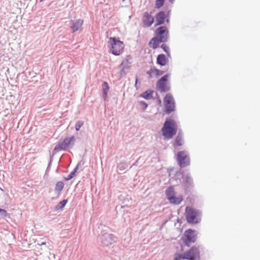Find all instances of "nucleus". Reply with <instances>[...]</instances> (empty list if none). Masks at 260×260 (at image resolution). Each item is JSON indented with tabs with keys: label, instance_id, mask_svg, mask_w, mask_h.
<instances>
[{
	"label": "nucleus",
	"instance_id": "obj_1",
	"mask_svg": "<svg viewBox=\"0 0 260 260\" xmlns=\"http://www.w3.org/2000/svg\"><path fill=\"white\" fill-rule=\"evenodd\" d=\"M155 37L152 38L149 43V46L155 49L159 47L160 43L167 42L169 39L168 29L165 26H161L156 28L155 31Z\"/></svg>",
	"mask_w": 260,
	"mask_h": 260
},
{
	"label": "nucleus",
	"instance_id": "obj_2",
	"mask_svg": "<svg viewBox=\"0 0 260 260\" xmlns=\"http://www.w3.org/2000/svg\"><path fill=\"white\" fill-rule=\"evenodd\" d=\"M162 135L165 140H170L177 133V126L174 120L167 118L161 128Z\"/></svg>",
	"mask_w": 260,
	"mask_h": 260
},
{
	"label": "nucleus",
	"instance_id": "obj_3",
	"mask_svg": "<svg viewBox=\"0 0 260 260\" xmlns=\"http://www.w3.org/2000/svg\"><path fill=\"white\" fill-rule=\"evenodd\" d=\"M186 219L188 223L197 224L201 221V212L192 207H186Z\"/></svg>",
	"mask_w": 260,
	"mask_h": 260
},
{
	"label": "nucleus",
	"instance_id": "obj_4",
	"mask_svg": "<svg viewBox=\"0 0 260 260\" xmlns=\"http://www.w3.org/2000/svg\"><path fill=\"white\" fill-rule=\"evenodd\" d=\"M109 43L111 46L109 51L112 54L118 56L123 52L124 45L122 41L117 39L115 37H110Z\"/></svg>",
	"mask_w": 260,
	"mask_h": 260
},
{
	"label": "nucleus",
	"instance_id": "obj_5",
	"mask_svg": "<svg viewBox=\"0 0 260 260\" xmlns=\"http://www.w3.org/2000/svg\"><path fill=\"white\" fill-rule=\"evenodd\" d=\"M166 194L167 199L172 204L179 205L183 201V197L182 195H179L177 197L176 196V192L174 190V187L172 186H169L166 190Z\"/></svg>",
	"mask_w": 260,
	"mask_h": 260
},
{
	"label": "nucleus",
	"instance_id": "obj_6",
	"mask_svg": "<svg viewBox=\"0 0 260 260\" xmlns=\"http://www.w3.org/2000/svg\"><path fill=\"white\" fill-rule=\"evenodd\" d=\"M165 112L167 114L175 111V102L172 94L167 93L164 98Z\"/></svg>",
	"mask_w": 260,
	"mask_h": 260
},
{
	"label": "nucleus",
	"instance_id": "obj_7",
	"mask_svg": "<svg viewBox=\"0 0 260 260\" xmlns=\"http://www.w3.org/2000/svg\"><path fill=\"white\" fill-rule=\"evenodd\" d=\"M178 164L181 168L190 165V157L187 152L184 150L179 151L177 154Z\"/></svg>",
	"mask_w": 260,
	"mask_h": 260
},
{
	"label": "nucleus",
	"instance_id": "obj_8",
	"mask_svg": "<svg viewBox=\"0 0 260 260\" xmlns=\"http://www.w3.org/2000/svg\"><path fill=\"white\" fill-rule=\"evenodd\" d=\"M98 240L102 245L108 246L115 241V237L112 234L103 232L98 237Z\"/></svg>",
	"mask_w": 260,
	"mask_h": 260
},
{
	"label": "nucleus",
	"instance_id": "obj_9",
	"mask_svg": "<svg viewBox=\"0 0 260 260\" xmlns=\"http://www.w3.org/2000/svg\"><path fill=\"white\" fill-rule=\"evenodd\" d=\"M169 76L170 74H167L157 81L156 87L160 92H166L170 90V86L167 84Z\"/></svg>",
	"mask_w": 260,
	"mask_h": 260
},
{
	"label": "nucleus",
	"instance_id": "obj_10",
	"mask_svg": "<svg viewBox=\"0 0 260 260\" xmlns=\"http://www.w3.org/2000/svg\"><path fill=\"white\" fill-rule=\"evenodd\" d=\"M184 237L183 241L187 246H189L191 243L195 242L197 240L196 231L191 229L185 231Z\"/></svg>",
	"mask_w": 260,
	"mask_h": 260
},
{
	"label": "nucleus",
	"instance_id": "obj_11",
	"mask_svg": "<svg viewBox=\"0 0 260 260\" xmlns=\"http://www.w3.org/2000/svg\"><path fill=\"white\" fill-rule=\"evenodd\" d=\"M185 259L196 260L200 259V252L199 249L194 246L192 247L188 251L184 252Z\"/></svg>",
	"mask_w": 260,
	"mask_h": 260
},
{
	"label": "nucleus",
	"instance_id": "obj_12",
	"mask_svg": "<svg viewBox=\"0 0 260 260\" xmlns=\"http://www.w3.org/2000/svg\"><path fill=\"white\" fill-rule=\"evenodd\" d=\"M83 21L81 19H75L70 21V27L73 32L78 30L82 26Z\"/></svg>",
	"mask_w": 260,
	"mask_h": 260
},
{
	"label": "nucleus",
	"instance_id": "obj_13",
	"mask_svg": "<svg viewBox=\"0 0 260 260\" xmlns=\"http://www.w3.org/2000/svg\"><path fill=\"white\" fill-rule=\"evenodd\" d=\"M166 14L164 11L159 12L155 16V26L160 25L164 23L166 19Z\"/></svg>",
	"mask_w": 260,
	"mask_h": 260
},
{
	"label": "nucleus",
	"instance_id": "obj_14",
	"mask_svg": "<svg viewBox=\"0 0 260 260\" xmlns=\"http://www.w3.org/2000/svg\"><path fill=\"white\" fill-rule=\"evenodd\" d=\"M144 17L145 19L143 20L144 24L147 27L150 26L154 22L153 17L147 12L145 13Z\"/></svg>",
	"mask_w": 260,
	"mask_h": 260
},
{
	"label": "nucleus",
	"instance_id": "obj_15",
	"mask_svg": "<svg viewBox=\"0 0 260 260\" xmlns=\"http://www.w3.org/2000/svg\"><path fill=\"white\" fill-rule=\"evenodd\" d=\"M168 62V59L164 54L158 55L156 58V63L161 66H165Z\"/></svg>",
	"mask_w": 260,
	"mask_h": 260
},
{
	"label": "nucleus",
	"instance_id": "obj_16",
	"mask_svg": "<svg viewBox=\"0 0 260 260\" xmlns=\"http://www.w3.org/2000/svg\"><path fill=\"white\" fill-rule=\"evenodd\" d=\"M131 56L130 55H127L126 57L121 63L120 66L121 67L128 70L130 68L132 64V61H131Z\"/></svg>",
	"mask_w": 260,
	"mask_h": 260
},
{
	"label": "nucleus",
	"instance_id": "obj_17",
	"mask_svg": "<svg viewBox=\"0 0 260 260\" xmlns=\"http://www.w3.org/2000/svg\"><path fill=\"white\" fill-rule=\"evenodd\" d=\"M184 186L186 188L193 186V179L189 173L186 174L185 180L183 182Z\"/></svg>",
	"mask_w": 260,
	"mask_h": 260
},
{
	"label": "nucleus",
	"instance_id": "obj_18",
	"mask_svg": "<svg viewBox=\"0 0 260 260\" xmlns=\"http://www.w3.org/2000/svg\"><path fill=\"white\" fill-rule=\"evenodd\" d=\"M109 86L107 82L104 81L102 85V98L104 100L107 99Z\"/></svg>",
	"mask_w": 260,
	"mask_h": 260
},
{
	"label": "nucleus",
	"instance_id": "obj_19",
	"mask_svg": "<svg viewBox=\"0 0 260 260\" xmlns=\"http://www.w3.org/2000/svg\"><path fill=\"white\" fill-rule=\"evenodd\" d=\"M154 90L148 89L140 94V97L145 99V100H150L153 98V93Z\"/></svg>",
	"mask_w": 260,
	"mask_h": 260
},
{
	"label": "nucleus",
	"instance_id": "obj_20",
	"mask_svg": "<svg viewBox=\"0 0 260 260\" xmlns=\"http://www.w3.org/2000/svg\"><path fill=\"white\" fill-rule=\"evenodd\" d=\"M183 134L180 131L178 132L177 135L175 138V142L177 146H181L183 145Z\"/></svg>",
	"mask_w": 260,
	"mask_h": 260
},
{
	"label": "nucleus",
	"instance_id": "obj_21",
	"mask_svg": "<svg viewBox=\"0 0 260 260\" xmlns=\"http://www.w3.org/2000/svg\"><path fill=\"white\" fill-rule=\"evenodd\" d=\"M81 166V161L79 162L74 170L66 177V181L71 180L75 176L76 173L79 169V166Z\"/></svg>",
	"mask_w": 260,
	"mask_h": 260
},
{
	"label": "nucleus",
	"instance_id": "obj_22",
	"mask_svg": "<svg viewBox=\"0 0 260 260\" xmlns=\"http://www.w3.org/2000/svg\"><path fill=\"white\" fill-rule=\"evenodd\" d=\"M75 139L74 136L70 137L69 138H66V148H72L74 145Z\"/></svg>",
	"mask_w": 260,
	"mask_h": 260
},
{
	"label": "nucleus",
	"instance_id": "obj_23",
	"mask_svg": "<svg viewBox=\"0 0 260 260\" xmlns=\"http://www.w3.org/2000/svg\"><path fill=\"white\" fill-rule=\"evenodd\" d=\"M163 44L160 46V47L163 49V50L166 53L167 56L169 57H171V53L170 51V48L169 46L165 44V43H162Z\"/></svg>",
	"mask_w": 260,
	"mask_h": 260
},
{
	"label": "nucleus",
	"instance_id": "obj_24",
	"mask_svg": "<svg viewBox=\"0 0 260 260\" xmlns=\"http://www.w3.org/2000/svg\"><path fill=\"white\" fill-rule=\"evenodd\" d=\"M128 167V165L125 162H120L117 166V169L120 171H124Z\"/></svg>",
	"mask_w": 260,
	"mask_h": 260
},
{
	"label": "nucleus",
	"instance_id": "obj_25",
	"mask_svg": "<svg viewBox=\"0 0 260 260\" xmlns=\"http://www.w3.org/2000/svg\"><path fill=\"white\" fill-rule=\"evenodd\" d=\"M65 148V144H64L63 142L60 144H58L54 148V151L55 152H57L58 151L63 150Z\"/></svg>",
	"mask_w": 260,
	"mask_h": 260
},
{
	"label": "nucleus",
	"instance_id": "obj_26",
	"mask_svg": "<svg viewBox=\"0 0 260 260\" xmlns=\"http://www.w3.org/2000/svg\"><path fill=\"white\" fill-rule=\"evenodd\" d=\"M64 183L62 181L58 182L56 184L55 190L58 192L60 191L63 188Z\"/></svg>",
	"mask_w": 260,
	"mask_h": 260
},
{
	"label": "nucleus",
	"instance_id": "obj_27",
	"mask_svg": "<svg viewBox=\"0 0 260 260\" xmlns=\"http://www.w3.org/2000/svg\"><path fill=\"white\" fill-rule=\"evenodd\" d=\"M164 2L165 0H156L155 4V8H160L164 5Z\"/></svg>",
	"mask_w": 260,
	"mask_h": 260
},
{
	"label": "nucleus",
	"instance_id": "obj_28",
	"mask_svg": "<svg viewBox=\"0 0 260 260\" xmlns=\"http://www.w3.org/2000/svg\"><path fill=\"white\" fill-rule=\"evenodd\" d=\"M181 259H185L184 253L183 254H176L174 260H181Z\"/></svg>",
	"mask_w": 260,
	"mask_h": 260
},
{
	"label": "nucleus",
	"instance_id": "obj_29",
	"mask_svg": "<svg viewBox=\"0 0 260 260\" xmlns=\"http://www.w3.org/2000/svg\"><path fill=\"white\" fill-rule=\"evenodd\" d=\"M153 70L154 71V73L155 74V76L156 77H158L159 76L162 75L164 73V71H160L158 69L155 68L154 67Z\"/></svg>",
	"mask_w": 260,
	"mask_h": 260
},
{
	"label": "nucleus",
	"instance_id": "obj_30",
	"mask_svg": "<svg viewBox=\"0 0 260 260\" xmlns=\"http://www.w3.org/2000/svg\"><path fill=\"white\" fill-rule=\"evenodd\" d=\"M65 206V200H62L61 201L59 204L56 206L55 209L56 210L59 209H62L64 206Z\"/></svg>",
	"mask_w": 260,
	"mask_h": 260
},
{
	"label": "nucleus",
	"instance_id": "obj_31",
	"mask_svg": "<svg viewBox=\"0 0 260 260\" xmlns=\"http://www.w3.org/2000/svg\"><path fill=\"white\" fill-rule=\"evenodd\" d=\"M83 125V122L82 121H78L75 124V129L77 131H78L81 126Z\"/></svg>",
	"mask_w": 260,
	"mask_h": 260
},
{
	"label": "nucleus",
	"instance_id": "obj_32",
	"mask_svg": "<svg viewBox=\"0 0 260 260\" xmlns=\"http://www.w3.org/2000/svg\"><path fill=\"white\" fill-rule=\"evenodd\" d=\"M154 67H151L150 69L147 72V74L149 75L150 78L152 77V74L154 73V71L153 70Z\"/></svg>",
	"mask_w": 260,
	"mask_h": 260
},
{
	"label": "nucleus",
	"instance_id": "obj_33",
	"mask_svg": "<svg viewBox=\"0 0 260 260\" xmlns=\"http://www.w3.org/2000/svg\"><path fill=\"white\" fill-rule=\"evenodd\" d=\"M139 103L141 105L143 106L144 110H145L148 107V104L144 101H140Z\"/></svg>",
	"mask_w": 260,
	"mask_h": 260
},
{
	"label": "nucleus",
	"instance_id": "obj_34",
	"mask_svg": "<svg viewBox=\"0 0 260 260\" xmlns=\"http://www.w3.org/2000/svg\"><path fill=\"white\" fill-rule=\"evenodd\" d=\"M121 69L120 71V74L121 76H123V75H126V72L125 71V70H126L127 69H125V68H123L122 67H121Z\"/></svg>",
	"mask_w": 260,
	"mask_h": 260
},
{
	"label": "nucleus",
	"instance_id": "obj_35",
	"mask_svg": "<svg viewBox=\"0 0 260 260\" xmlns=\"http://www.w3.org/2000/svg\"><path fill=\"white\" fill-rule=\"evenodd\" d=\"M0 213L3 215H5L6 214V211L4 209H0Z\"/></svg>",
	"mask_w": 260,
	"mask_h": 260
},
{
	"label": "nucleus",
	"instance_id": "obj_36",
	"mask_svg": "<svg viewBox=\"0 0 260 260\" xmlns=\"http://www.w3.org/2000/svg\"><path fill=\"white\" fill-rule=\"evenodd\" d=\"M138 79L137 78H136V82H135V86L136 87V88H138V87H137V85H138Z\"/></svg>",
	"mask_w": 260,
	"mask_h": 260
},
{
	"label": "nucleus",
	"instance_id": "obj_37",
	"mask_svg": "<svg viewBox=\"0 0 260 260\" xmlns=\"http://www.w3.org/2000/svg\"><path fill=\"white\" fill-rule=\"evenodd\" d=\"M170 3H173L175 0H168Z\"/></svg>",
	"mask_w": 260,
	"mask_h": 260
},
{
	"label": "nucleus",
	"instance_id": "obj_38",
	"mask_svg": "<svg viewBox=\"0 0 260 260\" xmlns=\"http://www.w3.org/2000/svg\"><path fill=\"white\" fill-rule=\"evenodd\" d=\"M166 21H167V22H168L169 21V19L168 18H167V19H166Z\"/></svg>",
	"mask_w": 260,
	"mask_h": 260
},
{
	"label": "nucleus",
	"instance_id": "obj_39",
	"mask_svg": "<svg viewBox=\"0 0 260 260\" xmlns=\"http://www.w3.org/2000/svg\"><path fill=\"white\" fill-rule=\"evenodd\" d=\"M158 103H159V104H160V103H161V100H160V99H159V101H158Z\"/></svg>",
	"mask_w": 260,
	"mask_h": 260
},
{
	"label": "nucleus",
	"instance_id": "obj_40",
	"mask_svg": "<svg viewBox=\"0 0 260 260\" xmlns=\"http://www.w3.org/2000/svg\"><path fill=\"white\" fill-rule=\"evenodd\" d=\"M181 174H182V176L183 177V176H184L183 172H182V173H181Z\"/></svg>",
	"mask_w": 260,
	"mask_h": 260
},
{
	"label": "nucleus",
	"instance_id": "obj_41",
	"mask_svg": "<svg viewBox=\"0 0 260 260\" xmlns=\"http://www.w3.org/2000/svg\"><path fill=\"white\" fill-rule=\"evenodd\" d=\"M67 202H68V200L66 199V204L67 203Z\"/></svg>",
	"mask_w": 260,
	"mask_h": 260
},
{
	"label": "nucleus",
	"instance_id": "obj_42",
	"mask_svg": "<svg viewBox=\"0 0 260 260\" xmlns=\"http://www.w3.org/2000/svg\"><path fill=\"white\" fill-rule=\"evenodd\" d=\"M123 2H124L125 0H122Z\"/></svg>",
	"mask_w": 260,
	"mask_h": 260
}]
</instances>
